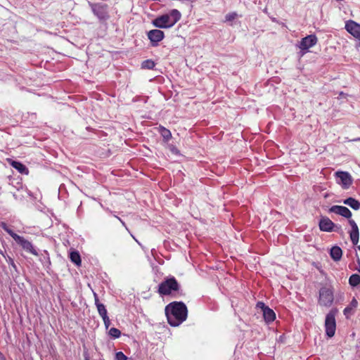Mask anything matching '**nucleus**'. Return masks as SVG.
Masks as SVG:
<instances>
[{"label":"nucleus","mask_w":360,"mask_h":360,"mask_svg":"<svg viewBox=\"0 0 360 360\" xmlns=\"http://www.w3.org/2000/svg\"><path fill=\"white\" fill-rule=\"evenodd\" d=\"M165 314L169 324L176 327L186 321L188 315L187 307L182 302H173L166 306Z\"/></svg>","instance_id":"1"},{"label":"nucleus","mask_w":360,"mask_h":360,"mask_svg":"<svg viewBox=\"0 0 360 360\" xmlns=\"http://www.w3.org/2000/svg\"><path fill=\"white\" fill-rule=\"evenodd\" d=\"M329 212L335 213L349 219V224L352 228V230L349 232V237L352 244L357 245L359 238V231L356 223L353 219H350L352 217L351 211L345 206L333 205L329 209Z\"/></svg>","instance_id":"2"},{"label":"nucleus","mask_w":360,"mask_h":360,"mask_svg":"<svg viewBox=\"0 0 360 360\" xmlns=\"http://www.w3.org/2000/svg\"><path fill=\"white\" fill-rule=\"evenodd\" d=\"M181 17L176 9L171 10L168 13L162 15L153 20V25L158 28H169L174 26Z\"/></svg>","instance_id":"3"},{"label":"nucleus","mask_w":360,"mask_h":360,"mask_svg":"<svg viewBox=\"0 0 360 360\" xmlns=\"http://www.w3.org/2000/svg\"><path fill=\"white\" fill-rule=\"evenodd\" d=\"M180 285L174 276L167 278L158 285V293L160 295H169L172 292H179Z\"/></svg>","instance_id":"4"},{"label":"nucleus","mask_w":360,"mask_h":360,"mask_svg":"<svg viewBox=\"0 0 360 360\" xmlns=\"http://www.w3.org/2000/svg\"><path fill=\"white\" fill-rule=\"evenodd\" d=\"M336 309H331L326 316L325 330L326 334L328 338L334 336L336 330L335 315Z\"/></svg>","instance_id":"5"},{"label":"nucleus","mask_w":360,"mask_h":360,"mask_svg":"<svg viewBox=\"0 0 360 360\" xmlns=\"http://www.w3.org/2000/svg\"><path fill=\"white\" fill-rule=\"evenodd\" d=\"M333 302V293L332 290L327 288H321L319 290V304L322 306L329 307Z\"/></svg>","instance_id":"6"},{"label":"nucleus","mask_w":360,"mask_h":360,"mask_svg":"<svg viewBox=\"0 0 360 360\" xmlns=\"http://www.w3.org/2000/svg\"><path fill=\"white\" fill-rule=\"evenodd\" d=\"M317 43V37L314 34L308 35L302 39L298 45L300 49L301 56L305 54L308 49Z\"/></svg>","instance_id":"7"},{"label":"nucleus","mask_w":360,"mask_h":360,"mask_svg":"<svg viewBox=\"0 0 360 360\" xmlns=\"http://www.w3.org/2000/svg\"><path fill=\"white\" fill-rule=\"evenodd\" d=\"M257 309L262 311L263 317L266 323H269L273 322L276 319V314L273 309H270L262 302H258L256 304Z\"/></svg>","instance_id":"8"},{"label":"nucleus","mask_w":360,"mask_h":360,"mask_svg":"<svg viewBox=\"0 0 360 360\" xmlns=\"http://www.w3.org/2000/svg\"><path fill=\"white\" fill-rule=\"evenodd\" d=\"M319 229L322 231L331 232L338 231L340 226L335 225L328 217H323L319 221Z\"/></svg>","instance_id":"9"},{"label":"nucleus","mask_w":360,"mask_h":360,"mask_svg":"<svg viewBox=\"0 0 360 360\" xmlns=\"http://www.w3.org/2000/svg\"><path fill=\"white\" fill-rule=\"evenodd\" d=\"M89 6L94 14L96 15L100 20H104L107 18L108 12L106 5L89 3Z\"/></svg>","instance_id":"10"},{"label":"nucleus","mask_w":360,"mask_h":360,"mask_svg":"<svg viewBox=\"0 0 360 360\" xmlns=\"http://www.w3.org/2000/svg\"><path fill=\"white\" fill-rule=\"evenodd\" d=\"M15 242L19 244L25 251L35 256L38 255V252L33 246L32 243L25 239L23 237L20 236L19 239H18Z\"/></svg>","instance_id":"11"},{"label":"nucleus","mask_w":360,"mask_h":360,"mask_svg":"<svg viewBox=\"0 0 360 360\" xmlns=\"http://www.w3.org/2000/svg\"><path fill=\"white\" fill-rule=\"evenodd\" d=\"M148 37L153 46L164 38V32L160 30H152L148 32Z\"/></svg>","instance_id":"12"},{"label":"nucleus","mask_w":360,"mask_h":360,"mask_svg":"<svg viewBox=\"0 0 360 360\" xmlns=\"http://www.w3.org/2000/svg\"><path fill=\"white\" fill-rule=\"evenodd\" d=\"M347 31L360 41V25L349 20L345 25Z\"/></svg>","instance_id":"13"},{"label":"nucleus","mask_w":360,"mask_h":360,"mask_svg":"<svg viewBox=\"0 0 360 360\" xmlns=\"http://www.w3.org/2000/svg\"><path fill=\"white\" fill-rule=\"evenodd\" d=\"M344 188H348L352 184L351 175L347 172L339 171L335 173Z\"/></svg>","instance_id":"14"},{"label":"nucleus","mask_w":360,"mask_h":360,"mask_svg":"<svg viewBox=\"0 0 360 360\" xmlns=\"http://www.w3.org/2000/svg\"><path fill=\"white\" fill-rule=\"evenodd\" d=\"M358 306L357 300L354 297L349 304L345 308L343 311L344 315L348 319L351 315L354 314V309Z\"/></svg>","instance_id":"15"},{"label":"nucleus","mask_w":360,"mask_h":360,"mask_svg":"<svg viewBox=\"0 0 360 360\" xmlns=\"http://www.w3.org/2000/svg\"><path fill=\"white\" fill-rule=\"evenodd\" d=\"M330 256L331 258L335 261H340L342 256V249L338 246H333L331 248L330 250Z\"/></svg>","instance_id":"16"},{"label":"nucleus","mask_w":360,"mask_h":360,"mask_svg":"<svg viewBox=\"0 0 360 360\" xmlns=\"http://www.w3.org/2000/svg\"><path fill=\"white\" fill-rule=\"evenodd\" d=\"M158 132L160 134L165 142H168L172 139L171 131L162 126H159L158 128Z\"/></svg>","instance_id":"17"},{"label":"nucleus","mask_w":360,"mask_h":360,"mask_svg":"<svg viewBox=\"0 0 360 360\" xmlns=\"http://www.w3.org/2000/svg\"><path fill=\"white\" fill-rule=\"evenodd\" d=\"M11 165L18 170L20 174H27L28 169L25 165L21 163L20 162L12 160L11 162Z\"/></svg>","instance_id":"18"},{"label":"nucleus","mask_w":360,"mask_h":360,"mask_svg":"<svg viewBox=\"0 0 360 360\" xmlns=\"http://www.w3.org/2000/svg\"><path fill=\"white\" fill-rule=\"evenodd\" d=\"M343 203L349 206L354 210H358L360 208L359 202L353 198H348L343 201Z\"/></svg>","instance_id":"19"},{"label":"nucleus","mask_w":360,"mask_h":360,"mask_svg":"<svg viewBox=\"0 0 360 360\" xmlns=\"http://www.w3.org/2000/svg\"><path fill=\"white\" fill-rule=\"evenodd\" d=\"M70 260L77 266H80L82 261L80 255L77 251H72L70 254Z\"/></svg>","instance_id":"20"},{"label":"nucleus","mask_w":360,"mask_h":360,"mask_svg":"<svg viewBox=\"0 0 360 360\" xmlns=\"http://www.w3.org/2000/svg\"><path fill=\"white\" fill-rule=\"evenodd\" d=\"M349 283L350 285L355 287L360 283V276L359 274H352L349 278Z\"/></svg>","instance_id":"21"},{"label":"nucleus","mask_w":360,"mask_h":360,"mask_svg":"<svg viewBox=\"0 0 360 360\" xmlns=\"http://www.w3.org/2000/svg\"><path fill=\"white\" fill-rule=\"evenodd\" d=\"M155 63L152 60H146L141 64L143 69L152 70L155 67Z\"/></svg>","instance_id":"22"},{"label":"nucleus","mask_w":360,"mask_h":360,"mask_svg":"<svg viewBox=\"0 0 360 360\" xmlns=\"http://www.w3.org/2000/svg\"><path fill=\"white\" fill-rule=\"evenodd\" d=\"M96 308H97L98 314L102 318L108 316L107 310H106L105 307V305L103 304H97V307Z\"/></svg>","instance_id":"23"},{"label":"nucleus","mask_w":360,"mask_h":360,"mask_svg":"<svg viewBox=\"0 0 360 360\" xmlns=\"http://www.w3.org/2000/svg\"><path fill=\"white\" fill-rule=\"evenodd\" d=\"M109 335L113 338H118L121 335V332L116 328H111L108 332Z\"/></svg>","instance_id":"24"},{"label":"nucleus","mask_w":360,"mask_h":360,"mask_svg":"<svg viewBox=\"0 0 360 360\" xmlns=\"http://www.w3.org/2000/svg\"><path fill=\"white\" fill-rule=\"evenodd\" d=\"M236 17H237V13L235 12H233V13H229L226 14L225 16V19H226V21L231 22V21L235 20Z\"/></svg>","instance_id":"25"},{"label":"nucleus","mask_w":360,"mask_h":360,"mask_svg":"<svg viewBox=\"0 0 360 360\" xmlns=\"http://www.w3.org/2000/svg\"><path fill=\"white\" fill-rule=\"evenodd\" d=\"M116 360H127V356L122 352H118L115 354Z\"/></svg>","instance_id":"26"},{"label":"nucleus","mask_w":360,"mask_h":360,"mask_svg":"<svg viewBox=\"0 0 360 360\" xmlns=\"http://www.w3.org/2000/svg\"><path fill=\"white\" fill-rule=\"evenodd\" d=\"M6 233L8 234H9L13 238V240L15 241H16L18 239H19V237L20 236L16 234L15 233H14L10 228H9V229H8L6 231Z\"/></svg>","instance_id":"27"},{"label":"nucleus","mask_w":360,"mask_h":360,"mask_svg":"<svg viewBox=\"0 0 360 360\" xmlns=\"http://www.w3.org/2000/svg\"><path fill=\"white\" fill-rule=\"evenodd\" d=\"M102 319H103V323H104L105 328H108V327L110 325V321L109 319L108 316L103 317Z\"/></svg>","instance_id":"28"},{"label":"nucleus","mask_w":360,"mask_h":360,"mask_svg":"<svg viewBox=\"0 0 360 360\" xmlns=\"http://www.w3.org/2000/svg\"><path fill=\"white\" fill-rule=\"evenodd\" d=\"M94 297L95 305L96 307H97V304H103L102 303L99 302L98 295L96 292H94Z\"/></svg>","instance_id":"29"},{"label":"nucleus","mask_w":360,"mask_h":360,"mask_svg":"<svg viewBox=\"0 0 360 360\" xmlns=\"http://www.w3.org/2000/svg\"><path fill=\"white\" fill-rule=\"evenodd\" d=\"M0 226L3 229H5L8 226L7 224L4 222V221H1L0 222Z\"/></svg>","instance_id":"30"},{"label":"nucleus","mask_w":360,"mask_h":360,"mask_svg":"<svg viewBox=\"0 0 360 360\" xmlns=\"http://www.w3.org/2000/svg\"><path fill=\"white\" fill-rule=\"evenodd\" d=\"M116 218H117V219H118L120 221V222L122 223V225H123V226H124V227L128 230V229L127 228V226H126L125 223H124V221H122L120 217H116Z\"/></svg>","instance_id":"31"},{"label":"nucleus","mask_w":360,"mask_h":360,"mask_svg":"<svg viewBox=\"0 0 360 360\" xmlns=\"http://www.w3.org/2000/svg\"><path fill=\"white\" fill-rule=\"evenodd\" d=\"M356 262H357V265H358L357 270L360 273V259L358 258Z\"/></svg>","instance_id":"32"},{"label":"nucleus","mask_w":360,"mask_h":360,"mask_svg":"<svg viewBox=\"0 0 360 360\" xmlns=\"http://www.w3.org/2000/svg\"><path fill=\"white\" fill-rule=\"evenodd\" d=\"M131 236H132V237H133V238L136 240V242H137L139 244H140V243H139L138 240H136V239L134 238V236L133 235H131Z\"/></svg>","instance_id":"33"},{"label":"nucleus","mask_w":360,"mask_h":360,"mask_svg":"<svg viewBox=\"0 0 360 360\" xmlns=\"http://www.w3.org/2000/svg\"><path fill=\"white\" fill-rule=\"evenodd\" d=\"M8 229H9V227H8V226H7V227H6L5 229H4V230L6 232V231H7Z\"/></svg>","instance_id":"34"},{"label":"nucleus","mask_w":360,"mask_h":360,"mask_svg":"<svg viewBox=\"0 0 360 360\" xmlns=\"http://www.w3.org/2000/svg\"><path fill=\"white\" fill-rule=\"evenodd\" d=\"M357 249L360 251V245L357 246Z\"/></svg>","instance_id":"35"},{"label":"nucleus","mask_w":360,"mask_h":360,"mask_svg":"<svg viewBox=\"0 0 360 360\" xmlns=\"http://www.w3.org/2000/svg\"><path fill=\"white\" fill-rule=\"evenodd\" d=\"M47 262H48V263H50V261H49V257L47 258Z\"/></svg>","instance_id":"36"},{"label":"nucleus","mask_w":360,"mask_h":360,"mask_svg":"<svg viewBox=\"0 0 360 360\" xmlns=\"http://www.w3.org/2000/svg\"><path fill=\"white\" fill-rule=\"evenodd\" d=\"M85 360H89V357H86Z\"/></svg>","instance_id":"37"},{"label":"nucleus","mask_w":360,"mask_h":360,"mask_svg":"<svg viewBox=\"0 0 360 360\" xmlns=\"http://www.w3.org/2000/svg\"><path fill=\"white\" fill-rule=\"evenodd\" d=\"M11 263L14 266L13 261L11 259Z\"/></svg>","instance_id":"38"}]
</instances>
